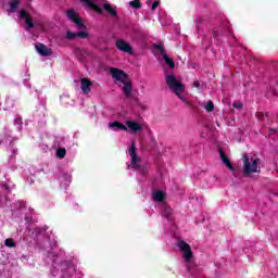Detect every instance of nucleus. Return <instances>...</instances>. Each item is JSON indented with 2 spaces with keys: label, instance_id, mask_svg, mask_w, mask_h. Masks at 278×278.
<instances>
[{
  "label": "nucleus",
  "instance_id": "obj_1",
  "mask_svg": "<svg viewBox=\"0 0 278 278\" xmlns=\"http://www.w3.org/2000/svg\"><path fill=\"white\" fill-rule=\"evenodd\" d=\"M109 73L115 79V81H119V84H123L122 92L126 99H131V96L134 94V83L131 81V78H129V75L125 73V71L111 67L109 70Z\"/></svg>",
  "mask_w": 278,
  "mask_h": 278
},
{
  "label": "nucleus",
  "instance_id": "obj_2",
  "mask_svg": "<svg viewBox=\"0 0 278 278\" xmlns=\"http://www.w3.org/2000/svg\"><path fill=\"white\" fill-rule=\"evenodd\" d=\"M242 162L244 177H249L250 175H253V173H260V167L257 166L260 164V159H253L244 153L242 155Z\"/></svg>",
  "mask_w": 278,
  "mask_h": 278
},
{
  "label": "nucleus",
  "instance_id": "obj_3",
  "mask_svg": "<svg viewBox=\"0 0 278 278\" xmlns=\"http://www.w3.org/2000/svg\"><path fill=\"white\" fill-rule=\"evenodd\" d=\"M165 83L168 86L169 90L176 93V97H178V99H180L181 101H186V99L180 96V92H184V90H186V86L177 80V76L173 74L167 75L165 77Z\"/></svg>",
  "mask_w": 278,
  "mask_h": 278
},
{
  "label": "nucleus",
  "instance_id": "obj_4",
  "mask_svg": "<svg viewBox=\"0 0 278 278\" xmlns=\"http://www.w3.org/2000/svg\"><path fill=\"white\" fill-rule=\"evenodd\" d=\"M66 15L70 21H73V23H75L76 27H78L79 29H86V24H84V20H81V17L77 15V12H75V10H67Z\"/></svg>",
  "mask_w": 278,
  "mask_h": 278
},
{
  "label": "nucleus",
  "instance_id": "obj_5",
  "mask_svg": "<svg viewBox=\"0 0 278 278\" xmlns=\"http://www.w3.org/2000/svg\"><path fill=\"white\" fill-rule=\"evenodd\" d=\"M115 47L118 51H123V53H129L130 55L134 53V48L125 39H116Z\"/></svg>",
  "mask_w": 278,
  "mask_h": 278
},
{
  "label": "nucleus",
  "instance_id": "obj_6",
  "mask_svg": "<svg viewBox=\"0 0 278 278\" xmlns=\"http://www.w3.org/2000/svg\"><path fill=\"white\" fill-rule=\"evenodd\" d=\"M128 151H129L130 164H131V165H128V168H134V169L140 168V165L138 164L139 162L138 154L136 153V143H132Z\"/></svg>",
  "mask_w": 278,
  "mask_h": 278
},
{
  "label": "nucleus",
  "instance_id": "obj_7",
  "mask_svg": "<svg viewBox=\"0 0 278 278\" xmlns=\"http://www.w3.org/2000/svg\"><path fill=\"white\" fill-rule=\"evenodd\" d=\"M178 247H179L180 251H182L184 257L187 262H190V260H192V257H194V254L192 253V248L186 241H180L178 243Z\"/></svg>",
  "mask_w": 278,
  "mask_h": 278
},
{
  "label": "nucleus",
  "instance_id": "obj_8",
  "mask_svg": "<svg viewBox=\"0 0 278 278\" xmlns=\"http://www.w3.org/2000/svg\"><path fill=\"white\" fill-rule=\"evenodd\" d=\"M20 18L22 21H25L27 31H29V29H34V20L31 18L29 13H27V11H25V9H22L20 11Z\"/></svg>",
  "mask_w": 278,
  "mask_h": 278
},
{
  "label": "nucleus",
  "instance_id": "obj_9",
  "mask_svg": "<svg viewBox=\"0 0 278 278\" xmlns=\"http://www.w3.org/2000/svg\"><path fill=\"white\" fill-rule=\"evenodd\" d=\"M219 157H220L223 164H225V166L228 169H230L231 173L236 172V167H233V164H231L229 156H227V154L225 153V150H223V148H219Z\"/></svg>",
  "mask_w": 278,
  "mask_h": 278
},
{
  "label": "nucleus",
  "instance_id": "obj_10",
  "mask_svg": "<svg viewBox=\"0 0 278 278\" xmlns=\"http://www.w3.org/2000/svg\"><path fill=\"white\" fill-rule=\"evenodd\" d=\"M80 88L84 94H89L90 88H92V80L90 78H81L80 79Z\"/></svg>",
  "mask_w": 278,
  "mask_h": 278
},
{
  "label": "nucleus",
  "instance_id": "obj_11",
  "mask_svg": "<svg viewBox=\"0 0 278 278\" xmlns=\"http://www.w3.org/2000/svg\"><path fill=\"white\" fill-rule=\"evenodd\" d=\"M36 51L39 53V55H43L45 58L51 55L53 52L51 49H49L46 45L43 43H37L36 45Z\"/></svg>",
  "mask_w": 278,
  "mask_h": 278
},
{
  "label": "nucleus",
  "instance_id": "obj_12",
  "mask_svg": "<svg viewBox=\"0 0 278 278\" xmlns=\"http://www.w3.org/2000/svg\"><path fill=\"white\" fill-rule=\"evenodd\" d=\"M126 125H127L128 129H130V131H132V134H137V131H142V125L138 124L135 121H127Z\"/></svg>",
  "mask_w": 278,
  "mask_h": 278
},
{
  "label": "nucleus",
  "instance_id": "obj_13",
  "mask_svg": "<svg viewBox=\"0 0 278 278\" xmlns=\"http://www.w3.org/2000/svg\"><path fill=\"white\" fill-rule=\"evenodd\" d=\"M103 10L106 14H110V16H112L113 18H116V16H118V12L116 11V9L112 8V4L110 3H104Z\"/></svg>",
  "mask_w": 278,
  "mask_h": 278
},
{
  "label": "nucleus",
  "instance_id": "obj_14",
  "mask_svg": "<svg viewBox=\"0 0 278 278\" xmlns=\"http://www.w3.org/2000/svg\"><path fill=\"white\" fill-rule=\"evenodd\" d=\"M109 127H111V129H113V131H117V129H119L121 131H127V126H125V124H123L118 121L110 123Z\"/></svg>",
  "mask_w": 278,
  "mask_h": 278
},
{
  "label": "nucleus",
  "instance_id": "obj_15",
  "mask_svg": "<svg viewBox=\"0 0 278 278\" xmlns=\"http://www.w3.org/2000/svg\"><path fill=\"white\" fill-rule=\"evenodd\" d=\"M162 216L164 218H167L168 220H170V216H173V208L169 206H165L163 208Z\"/></svg>",
  "mask_w": 278,
  "mask_h": 278
},
{
  "label": "nucleus",
  "instance_id": "obj_16",
  "mask_svg": "<svg viewBox=\"0 0 278 278\" xmlns=\"http://www.w3.org/2000/svg\"><path fill=\"white\" fill-rule=\"evenodd\" d=\"M10 12L14 13L18 8H21V0H12L10 3Z\"/></svg>",
  "mask_w": 278,
  "mask_h": 278
},
{
  "label": "nucleus",
  "instance_id": "obj_17",
  "mask_svg": "<svg viewBox=\"0 0 278 278\" xmlns=\"http://www.w3.org/2000/svg\"><path fill=\"white\" fill-rule=\"evenodd\" d=\"M163 60L165 61V64L169 67V68H175V61H173V59H170L168 56V54H163Z\"/></svg>",
  "mask_w": 278,
  "mask_h": 278
},
{
  "label": "nucleus",
  "instance_id": "obj_18",
  "mask_svg": "<svg viewBox=\"0 0 278 278\" xmlns=\"http://www.w3.org/2000/svg\"><path fill=\"white\" fill-rule=\"evenodd\" d=\"M153 199L154 201H156L157 203H162V201H164V192L163 191H156L153 193Z\"/></svg>",
  "mask_w": 278,
  "mask_h": 278
},
{
  "label": "nucleus",
  "instance_id": "obj_19",
  "mask_svg": "<svg viewBox=\"0 0 278 278\" xmlns=\"http://www.w3.org/2000/svg\"><path fill=\"white\" fill-rule=\"evenodd\" d=\"M56 157H59V160H64L66 157V149L65 148H59L56 150Z\"/></svg>",
  "mask_w": 278,
  "mask_h": 278
},
{
  "label": "nucleus",
  "instance_id": "obj_20",
  "mask_svg": "<svg viewBox=\"0 0 278 278\" xmlns=\"http://www.w3.org/2000/svg\"><path fill=\"white\" fill-rule=\"evenodd\" d=\"M4 247H8L9 249H14L16 248V242L12 238L5 239Z\"/></svg>",
  "mask_w": 278,
  "mask_h": 278
},
{
  "label": "nucleus",
  "instance_id": "obj_21",
  "mask_svg": "<svg viewBox=\"0 0 278 278\" xmlns=\"http://www.w3.org/2000/svg\"><path fill=\"white\" fill-rule=\"evenodd\" d=\"M129 5L134 10H140V8H142V3H140V0H132V1L129 2Z\"/></svg>",
  "mask_w": 278,
  "mask_h": 278
},
{
  "label": "nucleus",
  "instance_id": "obj_22",
  "mask_svg": "<svg viewBox=\"0 0 278 278\" xmlns=\"http://www.w3.org/2000/svg\"><path fill=\"white\" fill-rule=\"evenodd\" d=\"M76 36L80 40H84V39L88 38V36H90V35L88 34V31H78V33H76Z\"/></svg>",
  "mask_w": 278,
  "mask_h": 278
},
{
  "label": "nucleus",
  "instance_id": "obj_23",
  "mask_svg": "<svg viewBox=\"0 0 278 278\" xmlns=\"http://www.w3.org/2000/svg\"><path fill=\"white\" fill-rule=\"evenodd\" d=\"M65 38L67 40H75V38H77V33L67 31L66 35H65Z\"/></svg>",
  "mask_w": 278,
  "mask_h": 278
},
{
  "label": "nucleus",
  "instance_id": "obj_24",
  "mask_svg": "<svg viewBox=\"0 0 278 278\" xmlns=\"http://www.w3.org/2000/svg\"><path fill=\"white\" fill-rule=\"evenodd\" d=\"M204 110H206V112H214V102L213 101H208L206 103V105L204 106Z\"/></svg>",
  "mask_w": 278,
  "mask_h": 278
},
{
  "label": "nucleus",
  "instance_id": "obj_25",
  "mask_svg": "<svg viewBox=\"0 0 278 278\" xmlns=\"http://www.w3.org/2000/svg\"><path fill=\"white\" fill-rule=\"evenodd\" d=\"M155 50L160 51V53L164 56V54H166V50L164 49V46L162 45H156L155 46Z\"/></svg>",
  "mask_w": 278,
  "mask_h": 278
},
{
  "label": "nucleus",
  "instance_id": "obj_26",
  "mask_svg": "<svg viewBox=\"0 0 278 278\" xmlns=\"http://www.w3.org/2000/svg\"><path fill=\"white\" fill-rule=\"evenodd\" d=\"M232 108H235L236 110H240V109H242V103L241 102H233Z\"/></svg>",
  "mask_w": 278,
  "mask_h": 278
},
{
  "label": "nucleus",
  "instance_id": "obj_27",
  "mask_svg": "<svg viewBox=\"0 0 278 278\" xmlns=\"http://www.w3.org/2000/svg\"><path fill=\"white\" fill-rule=\"evenodd\" d=\"M42 231H45V229L37 227L35 228L34 232L36 233V236H40V233H42Z\"/></svg>",
  "mask_w": 278,
  "mask_h": 278
},
{
  "label": "nucleus",
  "instance_id": "obj_28",
  "mask_svg": "<svg viewBox=\"0 0 278 278\" xmlns=\"http://www.w3.org/2000/svg\"><path fill=\"white\" fill-rule=\"evenodd\" d=\"M193 87L197 88L198 90H201V83H199V80H194Z\"/></svg>",
  "mask_w": 278,
  "mask_h": 278
},
{
  "label": "nucleus",
  "instance_id": "obj_29",
  "mask_svg": "<svg viewBox=\"0 0 278 278\" xmlns=\"http://www.w3.org/2000/svg\"><path fill=\"white\" fill-rule=\"evenodd\" d=\"M157 5H160V2L154 1L153 4H152V10L153 11L157 10Z\"/></svg>",
  "mask_w": 278,
  "mask_h": 278
},
{
  "label": "nucleus",
  "instance_id": "obj_30",
  "mask_svg": "<svg viewBox=\"0 0 278 278\" xmlns=\"http://www.w3.org/2000/svg\"><path fill=\"white\" fill-rule=\"evenodd\" d=\"M218 34H219L218 30H213V38H218Z\"/></svg>",
  "mask_w": 278,
  "mask_h": 278
},
{
  "label": "nucleus",
  "instance_id": "obj_31",
  "mask_svg": "<svg viewBox=\"0 0 278 278\" xmlns=\"http://www.w3.org/2000/svg\"><path fill=\"white\" fill-rule=\"evenodd\" d=\"M256 116L262 121V118H264V113H256Z\"/></svg>",
  "mask_w": 278,
  "mask_h": 278
},
{
  "label": "nucleus",
  "instance_id": "obj_32",
  "mask_svg": "<svg viewBox=\"0 0 278 278\" xmlns=\"http://www.w3.org/2000/svg\"><path fill=\"white\" fill-rule=\"evenodd\" d=\"M270 134H277V128H269Z\"/></svg>",
  "mask_w": 278,
  "mask_h": 278
},
{
  "label": "nucleus",
  "instance_id": "obj_33",
  "mask_svg": "<svg viewBox=\"0 0 278 278\" xmlns=\"http://www.w3.org/2000/svg\"><path fill=\"white\" fill-rule=\"evenodd\" d=\"M26 223H29V217H25Z\"/></svg>",
  "mask_w": 278,
  "mask_h": 278
}]
</instances>
